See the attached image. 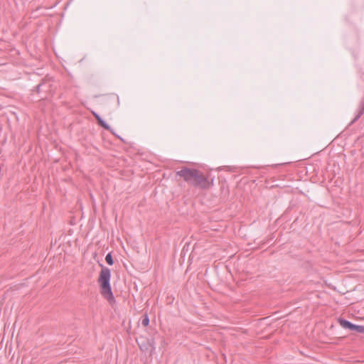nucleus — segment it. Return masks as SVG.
<instances>
[{
    "label": "nucleus",
    "instance_id": "nucleus-1",
    "mask_svg": "<svg viewBox=\"0 0 364 364\" xmlns=\"http://www.w3.org/2000/svg\"><path fill=\"white\" fill-rule=\"evenodd\" d=\"M176 174L183 178L186 183L191 186L199 187L202 189H207L210 187L208 178L197 169L185 167L176 171Z\"/></svg>",
    "mask_w": 364,
    "mask_h": 364
},
{
    "label": "nucleus",
    "instance_id": "nucleus-2",
    "mask_svg": "<svg viewBox=\"0 0 364 364\" xmlns=\"http://www.w3.org/2000/svg\"><path fill=\"white\" fill-rule=\"evenodd\" d=\"M100 266L102 267V270L98 278V283L100 286V293L102 296L112 305L116 302V300L110 286L111 271L109 268L104 267L102 264H100Z\"/></svg>",
    "mask_w": 364,
    "mask_h": 364
},
{
    "label": "nucleus",
    "instance_id": "nucleus-3",
    "mask_svg": "<svg viewBox=\"0 0 364 364\" xmlns=\"http://www.w3.org/2000/svg\"><path fill=\"white\" fill-rule=\"evenodd\" d=\"M338 322L340 326L345 329H348L351 331H355L360 333H364V326L353 324L351 322L341 318L338 319Z\"/></svg>",
    "mask_w": 364,
    "mask_h": 364
},
{
    "label": "nucleus",
    "instance_id": "nucleus-4",
    "mask_svg": "<svg viewBox=\"0 0 364 364\" xmlns=\"http://www.w3.org/2000/svg\"><path fill=\"white\" fill-rule=\"evenodd\" d=\"M50 87V83L46 80H43L41 83L38 84L36 86V92L38 94L41 93V92H48L49 90Z\"/></svg>",
    "mask_w": 364,
    "mask_h": 364
},
{
    "label": "nucleus",
    "instance_id": "nucleus-5",
    "mask_svg": "<svg viewBox=\"0 0 364 364\" xmlns=\"http://www.w3.org/2000/svg\"><path fill=\"white\" fill-rule=\"evenodd\" d=\"M357 112H358V113L355 115L353 120L352 121V123L356 122L364 114V97L360 102Z\"/></svg>",
    "mask_w": 364,
    "mask_h": 364
},
{
    "label": "nucleus",
    "instance_id": "nucleus-6",
    "mask_svg": "<svg viewBox=\"0 0 364 364\" xmlns=\"http://www.w3.org/2000/svg\"><path fill=\"white\" fill-rule=\"evenodd\" d=\"M139 348L141 350H149L151 351L152 350V346L150 344V343H142L141 345L139 346Z\"/></svg>",
    "mask_w": 364,
    "mask_h": 364
},
{
    "label": "nucleus",
    "instance_id": "nucleus-7",
    "mask_svg": "<svg viewBox=\"0 0 364 364\" xmlns=\"http://www.w3.org/2000/svg\"><path fill=\"white\" fill-rule=\"evenodd\" d=\"M141 323L144 327H146L149 325V318L146 314L142 316L141 319Z\"/></svg>",
    "mask_w": 364,
    "mask_h": 364
},
{
    "label": "nucleus",
    "instance_id": "nucleus-8",
    "mask_svg": "<svg viewBox=\"0 0 364 364\" xmlns=\"http://www.w3.org/2000/svg\"><path fill=\"white\" fill-rule=\"evenodd\" d=\"M105 260L107 262V263L109 264V265H112L113 263H114V261H113V258H112V253L111 252H109L106 257H105Z\"/></svg>",
    "mask_w": 364,
    "mask_h": 364
},
{
    "label": "nucleus",
    "instance_id": "nucleus-9",
    "mask_svg": "<svg viewBox=\"0 0 364 364\" xmlns=\"http://www.w3.org/2000/svg\"><path fill=\"white\" fill-rule=\"evenodd\" d=\"M99 124L102 126L106 130H110L111 128L109 124H107L103 119L100 120Z\"/></svg>",
    "mask_w": 364,
    "mask_h": 364
},
{
    "label": "nucleus",
    "instance_id": "nucleus-10",
    "mask_svg": "<svg viewBox=\"0 0 364 364\" xmlns=\"http://www.w3.org/2000/svg\"><path fill=\"white\" fill-rule=\"evenodd\" d=\"M93 114H94V116H95V117L96 119H97V118H98V117H100V115H99L98 114H97V113L93 112Z\"/></svg>",
    "mask_w": 364,
    "mask_h": 364
},
{
    "label": "nucleus",
    "instance_id": "nucleus-11",
    "mask_svg": "<svg viewBox=\"0 0 364 364\" xmlns=\"http://www.w3.org/2000/svg\"><path fill=\"white\" fill-rule=\"evenodd\" d=\"M96 119L97 120L98 123L100 122V120H102V119L100 117H99Z\"/></svg>",
    "mask_w": 364,
    "mask_h": 364
}]
</instances>
